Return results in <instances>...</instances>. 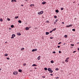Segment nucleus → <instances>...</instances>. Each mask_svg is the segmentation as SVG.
<instances>
[{
  "mask_svg": "<svg viewBox=\"0 0 79 79\" xmlns=\"http://www.w3.org/2000/svg\"><path fill=\"white\" fill-rule=\"evenodd\" d=\"M9 30H11V28H9Z\"/></svg>",
  "mask_w": 79,
  "mask_h": 79,
  "instance_id": "49530a36",
  "label": "nucleus"
},
{
  "mask_svg": "<svg viewBox=\"0 0 79 79\" xmlns=\"http://www.w3.org/2000/svg\"><path fill=\"white\" fill-rule=\"evenodd\" d=\"M71 46H74V44H71Z\"/></svg>",
  "mask_w": 79,
  "mask_h": 79,
  "instance_id": "ea45409f",
  "label": "nucleus"
},
{
  "mask_svg": "<svg viewBox=\"0 0 79 79\" xmlns=\"http://www.w3.org/2000/svg\"><path fill=\"white\" fill-rule=\"evenodd\" d=\"M37 65L36 64H33V65H32V66H37Z\"/></svg>",
  "mask_w": 79,
  "mask_h": 79,
  "instance_id": "1a4fd4ad",
  "label": "nucleus"
},
{
  "mask_svg": "<svg viewBox=\"0 0 79 79\" xmlns=\"http://www.w3.org/2000/svg\"><path fill=\"white\" fill-rule=\"evenodd\" d=\"M59 53H61V51H59Z\"/></svg>",
  "mask_w": 79,
  "mask_h": 79,
  "instance_id": "c03bdc74",
  "label": "nucleus"
},
{
  "mask_svg": "<svg viewBox=\"0 0 79 79\" xmlns=\"http://www.w3.org/2000/svg\"><path fill=\"white\" fill-rule=\"evenodd\" d=\"M46 23H49V21H46Z\"/></svg>",
  "mask_w": 79,
  "mask_h": 79,
  "instance_id": "c85d7f7f",
  "label": "nucleus"
},
{
  "mask_svg": "<svg viewBox=\"0 0 79 79\" xmlns=\"http://www.w3.org/2000/svg\"><path fill=\"white\" fill-rule=\"evenodd\" d=\"M35 69H37V68H35Z\"/></svg>",
  "mask_w": 79,
  "mask_h": 79,
  "instance_id": "0e129e2a",
  "label": "nucleus"
},
{
  "mask_svg": "<svg viewBox=\"0 0 79 79\" xmlns=\"http://www.w3.org/2000/svg\"><path fill=\"white\" fill-rule=\"evenodd\" d=\"M48 71H50L52 70V69L50 68H48Z\"/></svg>",
  "mask_w": 79,
  "mask_h": 79,
  "instance_id": "39448f33",
  "label": "nucleus"
},
{
  "mask_svg": "<svg viewBox=\"0 0 79 79\" xmlns=\"http://www.w3.org/2000/svg\"><path fill=\"white\" fill-rule=\"evenodd\" d=\"M6 43H7V42H5V44H6Z\"/></svg>",
  "mask_w": 79,
  "mask_h": 79,
  "instance_id": "bf43d9fd",
  "label": "nucleus"
},
{
  "mask_svg": "<svg viewBox=\"0 0 79 79\" xmlns=\"http://www.w3.org/2000/svg\"><path fill=\"white\" fill-rule=\"evenodd\" d=\"M44 69L45 71H47V68H45Z\"/></svg>",
  "mask_w": 79,
  "mask_h": 79,
  "instance_id": "aec40b11",
  "label": "nucleus"
},
{
  "mask_svg": "<svg viewBox=\"0 0 79 79\" xmlns=\"http://www.w3.org/2000/svg\"><path fill=\"white\" fill-rule=\"evenodd\" d=\"M42 77L43 78H45V77L44 76H43Z\"/></svg>",
  "mask_w": 79,
  "mask_h": 79,
  "instance_id": "72a5a7b5",
  "label": "nucleus"
},
{
  "mask_svg": "<svg viewBox=\"0 0 79 79\" xmlns=\"http://www.w3.org/2000/svg\"><path fill=\"white\" fill-rule=\"evenodd\" d=\"M62 24H64V22H62Z\"/></svg>",
  "mask_w": 79,
  "mask_h": 79,
  "instance_id": "864d4df0",
  "label": "nucleus"
},
{
  "mask_svg": "<svg viewBox=\"0 0 79 79\" xmlns=\"http://www.w3.org/2000/svg\"><path fill=\"white\" fill-rule=\"evenodd\" d=\"M8 21H10V19L9 18L7 19Z\"/></svg>",
  "mask_w": 79,
  "mask_h": 79,
  "instance_id": "f704fd0d",
  "label": "nucleus"
},
{
  "mask_svg": "<svg viewBox=\"0 0 79 79\" xmlns=\"http://www.w3.org/2000/svg\"><path fill=\"white\" fill-rule=\"evenodd\" d=\"M52 32H53L52 31H50V33H52Z\"/></svg>",
  "mask_w": 79,
  "mask_h": 79,
  "instance_id": "79ce46f5",
  "label": "nucleus"
},
{
  "mask_svg": "<svg viewBox=\"0 0 79 79\" xmlns=\"http://www.w3.org/2000/svg\"><path fill=\"white\" fill-rule=\"evenodd\" d=\"M19 18V17L18 16H15V19H17V18Z\"/></svg>",
  "mask_w": 79,
  "mask_h": 79,
  "instance_id": "f3484780",
  "label": "nucleus"
},
{
  "mask_svg": "<svg viewBox=\"0 0 79 79\" xmlns=\"http://www.w3.org/2000/svg\"><path fill=\"white\" fill-rule=\"evenodd\" d=\"M13 74L14 75H16V74H18V72L17 71H15L13 73Z\"/></svg>",
  "mask_w": 79,
  "mask_h": 79,
  "instance_id": "f03ea898",
  "label": "nucleus"
},
{
  "mask_svg": "<svg viewBox=\"0 0 79 79\" xmlns=\"http://www.w3.org/2000/svg\"><path fill=\"white\" fill-rule=\"evenodd\" d=\"M60 48V46H57V48Z\"/></svg>",
  "mask_w": 79,
  "mask_h": 79,
  "instance_id": "a19ab883",
  "label": "nucleus"
},
{
  "mask_svg": "<svg viewBox=\"0 0 79 79\" xmlns=\"http://www.w3.org/2000/svg\"><path fill=\"white\" fill-rule=\"evenodd\" d=\"M56 71H58V68H56Z\"/></svg>",
  "mask_w": 79,
  "mask_h": 79,
  "instance_id": "473e14b6",
  "label": "nucleus"
},
{
  "mask_svg": "<svg viewBox=\"0 0 79 79\" xmlns=\"http://www.w3.org/2000/svg\"><path fill=\"white\" fill-rule=\"evenodd\" d=\"M56 13H59V10H56Z\"/></svg>",
  "mask_w": 79,
  "mask_h": 79,
  "instance_id": "2eb2a0df",
  "label": "nucleus"
},
{
  "mask_svg": "<svg viewBox=\"0 0 79 79\" xmlns=\"http://www.w3.org/2000/svg\"><path fill=\"white\" fill-rule=\"evenodd\" d=\"M50 34V33H49V32H46V35H48V34Z\"/></svg>",
  "mask_w": 79,
  "mask_h": 79,
  "instance_id": "6e6552de",
  "label": "nucleus"
},
{
  "mask_svg": "<svg viewBox=\"0 0 79 79\" xmlns=\"http://www.w3.org/2000/svg\"><path fill=\"white\" fill-rule=\"evenodd\" d=\"M0 21H3V19H0Z\"/></svg>",
  "mask_w": 79,
  "mask_h": 79,
  "instance_id": "a878e982",
  "label": "nucleus"
},
{
  "mask_svg": "<svg viewBox=\"0 0 79 79\" xmlns=\"http://www.w3.org/2000/svg\"><path fill=\"white\" fill-rule=\"evenodd\" d=\"M50 75H51V76H53V75L52 74H51Z\"/></svg>",
  "mask_w": 79,
  "mask_h": 79,
  "instance_id": "603ef678",
  "label": "nucleus"
},
{
  "mask_svg": "<svg viewBox=\"0 0 79 79\" xmlns=\"http://www.w3.org/2000/svg\"><path fill=\"white\" fill-rule=\"evenodd\" d=\"M73 26V25L72 24H71L69 25V27H71V26Z\"/></svg>",
  "mask_w": 79,
  "mask_h": 79,
  "instance_id": "bb28decb",
  "label": "nucleus"
},
{
  "mask_svg": "<svg viewBox=\"0 0 79 79\" xmlns=\"http://www.w3.org/2000/svg\"><path fill=\"white\" fill-rule=\"evenodd\" d=\"M56 30V28H54L52 30V31H54Z\"/></svg>",
  "mask_w": 79,
  "mask_h": 79,
  "instance_id": "393cba45",
  "label": "nucleus"
},
{
  "mask_svg": "<svg viewBox=\"0 0 79 79\" xmlns=\"http://www.w3.org/2000/svg\"><path fill=\"white\" fill-rule=\"evenodd\" d=\"M6 59H7V60H10V58H6Z\"/></svg>",
  "mask_w": 79,
  "mask_h": 79,
  "instance_id": "a18cd8bd",
  "label": "nucleus"
},
{
  "mask_svg": "<svg viewBox=\"0 0 79 79\" xmlns=\"http://www.w3.org/2000/svg\"><path fill=\"white\" fill-rule=\"evenodd\" d=\"M72 31H76V30H75V29H72Z\"/></svg>",
  "mask_w": 79,
  "mask_h": 79,
  "instance_id": "2f4dec72",
  "label": "nucleus"
},
{
  "mask_svg": "<svg viewBox=\"0 0 79 79\" xmlns=\"http://www.w3.org/2000/svg\"><path fill=\"white\" fill-rule=\"evenodd\" d=\"M64 45H65V44H66L64 43Z\"/></svg>",
  "mask_w": 79,
  "mask_h": 79,
  "instance_id": "e2e57ef3",
  "label": "nucleus"
},
{
  "mask_svg": "<svg viewBox=\"0 0 79 79\" xmlns=\"http://www.w3.org/2000/svg\"><path fill=\"white\" fill-rule=\"evenodd\" d=\"M68 60H69V57H68L65 60V61L66 62V63H68Z\"/></svg>",
  "mask_w": 79,
  "mask_h": 79,
  "instance_id": "7ed1b4c3",
  "label": "nucleus"
},
{
  "mask_svg": "<svg viewBox=\"0 0 79 79\" xmlns=\"http://www.w3.org/2000/svg\"><path fill=\"white\" fill-rule=\"evenodd\" d=\"M64 37H65V38H67V37H68V36H67L66 35H65L64 36Z\"/></svg>",
  "mask_w": 79,
  "mask_h": 79,
  "instance_id": "dca6fc26",
  "label": "nucleus"
},
{
  "mask_svg": "<svg viewBox=\"0 0 79 79\" xmlns=\"http://www.w3.org/2000/svg\"><path fill=\"white\" fill-rule=\"evenodd\" d=\"M37 59L38 60H40V56H39L38 58Z\"/></svg>",
  "mask_w": 79,
  "mask_h": 79,
  "instance_id": "423d86ee",
  "label": "nucleus"
},
{
  "mask_svg": "<svg viewBox=\"0 0 79 79\" xmlns=\"http://www.w3.org/2000/svg\"><path fill=\"white\" fill-rule=\"evenodd\" d=\"M67 27H69V26L68 25L66 26Z\"/></svg>",
  "mask_w": 79,
  "mask_h": 79,
  "instance_id": "6e6d98bb",
  "label": "nucleus"
},
{
  "mask_svg": "<svg viewBox=\"0 0 79 79\" xmlns=\"http://www.w3.org/2000/svg\"><path fill=\"white\" fill-rule=\"evenodd\" d=\"M30 6L31 7V6H34V4H31L30 5Z\"/></svg>",
  "mask_w": 79,
  "mask_h": 79,
  "instance_id": "412c9836",
  "label": "nucleus"
},
{
  "mask_svg": "<svg viewBox=\"0 0 79 79\" xmlns=\"http://www.w3.org/2000/svg\"><path fill=\"white\" fill-rule=\"evenodd\" d=\"M50 73H53V70H51L50 71Z\"/></svg>",
  "mask_w": 79,
  "mask_h": 79,
  "instance_id": "c756f323",
  "label": "nucleus"
},
{
  "mask_svg": "<svg viewBox=\"0 0 79 79\" xmlns=\"http://www.w3.org/2000/svg\"><path fill=\"white\" fill-rule=\"evenodd\" d=\"M78 5H79V3L78 4Z\"/></svg>",
  "mask_w": 79,
  "mask_h": 79,
  "instance_id": "69168bd1",
  "label": "nucleus"
},
{
  "mask_svg": "<svg viewBox=\"0 0 79 79\" xmlns=\"http://www.w3.org/2000/svg\"><path fill=\"white\" fill-rule=\"evenodd\" d=\"M57 21H58V20L56 19V22H57Z\"/></svg>",
  "mask_w": 79,
  "mask_h": 79,
  "instance_id": "de8ad7c7",
  "label": "nucleus"
},
{
  "mask_svg": "<svg viewBox=\"0 0 79 79\" xmlns=\"http://www.w3.org/2000/svg\"><path fill=\"white\" fill-rule=\"evenodd\" d=\"M26 30H29V27H26L25 28Z\"/></svg>",
  "mask_w": 79,
  "mask_h": 79,
  "instance_id": "ddd939ff",
  "label": "nucleus"
},
{
  "mask_svg": "<svg viewBox=\"0 0 79 79\" xmlns=\"http://www.w3.org/2000/svg\"><path fill=\"white\" fill-rule=\"evenodd\" d=\"M61 44V42H59V43L58 44Z\"/></svg>",
  "mask_w": 79,
  "mask_h": 79,
  "instance_id": "e433bc0d",
  "label": "nucleus"
},
{
  "mask_svg": "<svg viewBox=\"0 0 79 79\" xmlns=\"http://www.w3.org/2000/svg\"><path fill=\"white\" fill-rule=\"evenodd\" d=\"M37 49H33L32 50V52H35L36 51H37Z\"/></svg>",
  "mask_w": 79,
  "mask_h": 79,
  "instance_id": "20e7f679",
  "label": "nucleus"
},
{
  "mask_svg": "<svg viewBox=\"0 0 79 79\" xmlns=\"http://www.w3.org/2000/svg\"><path fill=\"white\" fill-rule=\"evenodd\" d=\"M47 2H42V4H43V5H45V3H46Z\"/></svg>",
  "mask_w": 79,
  "mask_h": 79,
  "instance_id": "9d476101",
  "label": "nucleus"
},
{
  "mask_svg": "<svg viewBox=\"0 0 79 79\" xmlns=\"http://www.w3.org/2000/svg\"><path fill=\"white\" fill-rule=\"evenodd\" d=\"M19 71L20 73H21V72H22V70L20 69L19 70Z\"/></svg>",
  "mask_w": 79,
  "mask_h": 79,
  "instance_id": "9b49d317",
  "label": "nucleus"
},
{
  "mask_svg": "<svg viewBox=\"0 0 79 79\" xmlns=\"http://www.w3.org/2000/svg\"><path fill=\"white\" fill-rule=\"evenodd\" d=\"M21 50H24V48H22L21 49Z\"/></svg>",
  "mask_w": 79,
  "mask_h": 79,
  "instance_id": "c9c22d12",
  "label": "nucleus"
},
{
  "mask_svg": "<svg viewBox=\"0 0 79 79\" xmlns=\"http://www.w3.org/2000/svg\"><path fill=\"white\" fill-rule=\"evenodd\" d=\"M51 63H54V61L53 60H51Z\"/></svg>",
  "mask_w": 79,
  "mask_h": 79,
  "instance_id": "6ab92c4d",
  "label": "nucleus"
},
{
  "mask_svg": "<svg viewBox=\"0 0 79 79\" xmlns=\"http://www.w3.org/2000/svg\"><path fill=\"white\" fill-rule=\"evenodd\" d=\"M26 63H24L23 64V66H26Z\"/></svg>",
  "mask_w": 79,
  "mask_h": 79,
  "instance_id": "7c9ffc66",
  "label": "nucleus"
},
{
  "mask_svg": "<svg viewBox=\"0 0 79 79\" xmlns=\"http://www.w3.org/2000/svg\"><path fill=\"white\" fill-rule=\"evenodd\" d=\"M11 2H16V0H12Z\"/></svg>",
  "mask_w": 79,
  "mask_h": 79,
  "instance_id": "0eeeda50",
  "label": "nucleus"
},
{
  "mask_svg": "<svg viewBox=\"0 0 79 79\" xmlns=\"http://www.w3.org/2000/svg\"><path fill=\"white\" fill-rule=\"evenodd\" d=\"M50 39H53V37H51L50 38Z\"/></svg>",
  "mask_w": 79,
  "mask_h": 79,
  "instance_id": "4c0bfd02",
  "label": "nucleus"
},
{
  "mask_svg": "<svg viewBox=\"0 0 79 79\" xmlns=\"http://www.w3.org/2000/svg\"><path fill=\"white\" fill-rule=\"evenodd\" d=\"M11 27L13 28V27H14V25H11Z\"/></svg>",
  "mask_w": 79,
  "mask_h": 79,
  "instance_id": "5701e85b",
  "label": "nucleus"
},
{
  "mask_svg": "<svg viewBox=\"0 0 79 79\" xmlns=\"http://www.w3.org/2000/svg\"><path fill=\"white\" fill-rule=\"evenodd\" d=\"M75 3V2H73V3Z\"/></svg>",
  "mask_w": 79,
  "mask_h": 79,
  "instance_id": "13d9d810",
  "label": "nucleus"
},
{
  "mask_svg": "<svg viewBox=\"0 0 79 79\" xmlns=\"http://www.w3.org/2000/svg\"><path fill=\"white\" fill-rule=\"evenodd\" d=\"M78 50H79V48H78Z\"/></svg>",
  "mask_w": 79,
  "mask_h": 79,
  "instance_id": "052dcab7",
  "label": "nucleus"
},
{
  "mask_svg": "<svg viewBox=\"0 0 79 79\" xmlns=\"http://www.w3.org/2000/svg\"><path fill=\"white\" fill-rule=\"evenodd\" d=\"M44 13L43 11H41L40 12H38V14L39 15H42V14H43Z\"/></svg>",
  "mask_w": 79,
  "mask_h": 79,
  "instance_id": "f257e3e1",
  "label": "nucleus"
},
{
  "mask_svg": "<svg viewBox=\"0 0 79 79\" xmlns=\"http://www.w3.org/2000/svg\"><path fill=\"white\" fill-rule=\"evenodd\" d=\"M53 53H56V52L54 51L53 52Z\"/></svg>",
  "mask_w": 79,
  "mask_h": 79,
  "instance_id": "58836bf2",
  "label": "nucleus"
},
{
  "mask_svg": "<svg viewBox=\"0 0 79 79\" xmlns=\"http://www.w3.org/2000/svg\"><path fill=\"white\" fill-rule=\"evenodd\" d=\"M76 52V51H74L73 52V53H75Z\"/></svg>",
  "mask_w": 79,
  "mask_h": 79,
  "instance_id": "3c124183",
  "label": "nucleus"
},
{
  "mask_svg": "<svg viewBox=\"0 0 79 79\" xmlns=\"http://www.w3.org/2000/svg\"><path fill=\"white\" fill-rule=\"evenodd\" d=\"M1 69H2L0 68V71H1Z\"/></svg>",
  "mask_w": 79,
  "mask_h": 79,
  "instance_id": "4d7b16f0",
  "label": "nucleus"
},
{
  "mask_svg": "<svg viewBox=\"0 0 79 79\" xmlns=\"http://www.w3.org/2000/svg\"><path fill=\"white\" fill-rule=\"evenodd\" d=\"M17 35H21V34L20 33H17Z\"/></svg>",
  "mask_w": 79,
  "mask_h": 79,
  "instance_id": "4468645a",
  "label": "nucleus"
},
{
  "mask_svg": "<svg viewBox=\"0 0 79 79\" xmlns=\"http://www.w3.org/2000/svg\"><path fill=\"white\" fill-rule=\"evenodd\" d=\"M12 37H15L16 36V35L15 34H13L12 35Z\"/></svg>",
  "mask_w": 79,
  "mask_h": 79,
  "instance_id": "f8f14e48",
  "label": "nucleus"
},
{
  "mask_svg": "<svg viewBox=\"0 0 79 79\" xmlns=\"http://www.w3.org/2000/svg\"><path fill=\"white\" fill-rule=\"evenodd\" d=\"M56 22H54V24H56Z\"/></svg>",
  "mask_w": 79,
  "mask_h": 79,
  "instance_id": "09e8293b",
  "label": "nucleus"
},
{
  "mask_svg": "<svg viewBox=\"0 0 79 79\" xmlns=\"http://www.w3.org/2000/svg\"><path fill=\"white\" fill-rule=\"evenodd\" d=\"M60 10H64V8H63V7H62L61 8Z\"/></svg>",
  "mask_w": 79,
  "mask_h": 79,
  "instance_id": "b1692460",
  "label": "nucleus"
},
{
  "mask_svg": "<svg viewBox=\"0 0 79 79\" xmlns=\"http://www.w3.org/2000/svg\"><path fill=\"white\" fill-rule=\"evenodd\" d=\"M18 22L19 23H22V22L21 20H19Z\"/></svg>",
  "mask_w": 79,
  "mask_h": 79,
  "instance_id": "a211bd4d",
  "label": "nucleus"
},
{
  "mask_svg": "<svg viewBox=\"0 0 79 79\" xmlns=\"http://www.w3.org/2000/svg\"><path fill=\"white\" fill-rule=\"evenodd\" d=\"M58 78H59L58 77H57L56 78L57 79H58Z\"/></svg>",
  "mask_w": 79,
  "mask_h": 79,
  "instance_id": "680f3d73",
  "label": "nucleus"
},
{
  "mask_svg": "<svg viewBox=\"0 0 79 79\" xmlns=\"http://www.w3.org/2000/svg\"><path fill=\"white\" fill-rule=\"evenodd\" d=\"M54 18L56 19L57 18V16H54Z\"/></svg>",
  "mask_w": 79,
  "mask_h": 79,
  "instance_id": "cd10ccee",
  "label": "nucleus"
},
{
  "mask_svg": "<svg viewBox=\"0 0 79 79\" xmlns=\"http://www.w3.org/2000/svg\"><path fill=\"white\" fill-rule=\"evenodd\" d=\"M11 39H14V37H13V36H12L11 37Z\"/></svg>",
  "mask_w": 79,
  "mask_h": 79,
  "instance_id": "37998d69",
  "label": "nucleus"
},
{
  "mask_svg": "<svg viewBox=\"0 0 79 79\" xmlns=\"http://www.w3.org/2000/svg\"><path fill=\"white\" fill-rule=\"evenodd\" d=\"M5 56H8V54H5Z\"/></svg>",
  "mask_w": 79,
  "mask_h": 79,
  "instance_id": "4be33fe9",
  "label": "nucleus"
},
{
  "mask_svg": "<svg viewBox=\"0 0 79 79\" xmlns=\"http://www.w3.org/2000/svg\"><path fill=\"white\" fill-rule=\"evenodd\" d=\"M42 39H44V37H42Z\"/></svg>",
  "mask_w": 79,
  "mask_h": 79,
  "instance_id": "5fc2aeb1",
  "label": "nucleus"
},
{
  "mask_svg": "<svg viewBox=\"0 0 79 79\" xmlns=\"http://www.w3.org/2000/svg\"><path fill=\"white\" fill-rule=\"evenodd\" d=\"M21 6H24V5L22 4V5H21Z\"/></svg>",
  "mask_w": 79,
  "mask_h": 79,
  "instance_id": "8fccbe9b",
  "label": "nucleus"
}]
</instances>
